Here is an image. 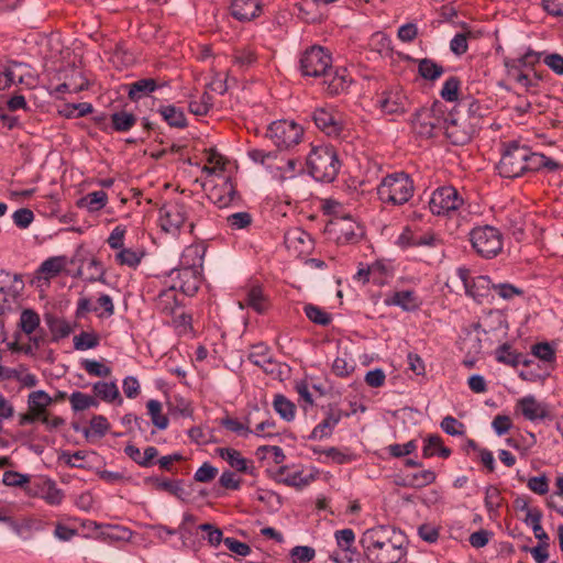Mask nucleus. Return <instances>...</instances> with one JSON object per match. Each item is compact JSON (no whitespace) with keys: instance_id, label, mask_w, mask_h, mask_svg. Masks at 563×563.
<instances>
[{"instance_id":"393cba45","label":"nucleus","mask_w":563,"mask_h":563,"mask_svg":"<svg viewBox=\"0 0 563 563\" xmlns=\"http://www.w3.org/2000/svg\"><path fill=\"white\" fill-rule=\"evenodd\" d=\"M523 417L530 421L542 420L547 417V409L533 396H527L518 401Z\"/></svg>"},{"instance_id":"49530a36","label":"nucleus","mask_w":563,"mask_h":563,"mask_svg":"<svg viewBox=\"0 0 563 563\" xmlns=\"http://www.w3.org/2000/svg\"><path fill=\"white\" fill-rule=\"evenodd\" d=\"M418 68L420 76L427 80H435L444 71L441 65L428 58L421 59Z\"/></svg>"},{"instance_id":"f704fd0d","label":"nucleus","mask_w":563,"mask_h":563,"mask_svg":"<svg viewBox=\"0 0 563 563\" xmlns=\"http://www.w3.org/2000/svg\"><path fill=\"white\" fill-rule=\"evenodd\" d=\"M158 87L157 82L153 78H142L129 85L128 96L131 100H139Z\"/></svg>"},{"instance_id":"58836bf2","label":"nucleus","mask_w":563,"mask_h":563,"mask_svg":"<svg viewBox=\"0 0 563 563\" xmlns=\"http://www.w3.org/2000/svg\"><path fill=\"white\" fill-rule=\"evenodd\" d=\"M388 303L399 306L406 311H411L418 308L419 302L417 296L411 290L396 291Z\"/></svg>"},{"instance_id":"cd10ccee","label":"nucleus","mask_w":563,"mask_h":563,"mask_svg":"<svg viewBox=\"0 0 563 563\" xmlns=\"http://www.w3.org/2000/svg\"><path fill=\"white\" fill-rule=\"evenodd\" d=\"M559 167V163L553 161L550 157L541 153L532 152L528 146V157L526 159V173L527 172H538L541 168H547L548 170H555Z\"/></svg>"},{"instance_id":"0eeeda50","label":"nucleus","mask_w":563,"mask_h":563,"mask_svg":"<svg viewBox=\"0 0 563 563\" xmlns=\"http://www.w3.org/2000/svg\"><path fill=\"white\" fill-rule=\"evenodd\" d=\"M528 146L519 142H510L497 165L498 173L505 178H516L526 173Z\"/></svg>"},{"instance_id":"c85d7f7f","label":"nucleus","mask_w":563,"mask_h":563,"mask_svg":"<svg viewBox=\"0 0 563 563\" xmlns=\"http://www.w3.org/2000/svg\"><path fill=\"white\" fill-rule=\"evenodd\" d=\"M341 419L340 411H330L325 419H323L319 424H317L312 432L309 435L310 440H321L323 438L330 437L334 427L339 423Z\"/></svg>"},{"instance_id":"a211bd4d","label":"nucleus","mask_w":563,"mask_h":563,"mask_svg":"<svg viewBox=\"0 0 563 563\" xmlns=\"http://www.w3.org/2000/svg\"><path fill=\"white\" fill-rule=\"evenodd\" d=\"M247 358L251 363L268 374H273L277 367V363L273 360L269 347L262 342L251 346Z\"/></svg>"},{"instance_id":"774afa93","label":"nucleus","mask_w":563,"mask_h":563,"mask_svg":"<svg viewBox=\"0 0 563 563\" xmlns=\"http://www.w3.org/2000/svg\"><path fill=\"white\" fill-rule=\"evenodd\" d=\"M440 426L449 435H462L464 433V424L453 416L444 417Z\"/></svg>"},{"instance_id":"bf43d9fd","label":"nucleus","mask_w":563,"mask_h":563,"mask_svg":"<svg viewBox=\"0 0 563 563\" xmlns=\"http://www.w3.org/2000/svg\"><path fill=\"white\" fill-rule=\"evenodd\" d=\"M443 106L440 102H434L432 107L428 108L432 110V119L430 120V128L432 136L435 133V130H444V125L448 122L449 115L444 117Z\"/></svg>"},{"instance_id":"5fc2aeb1","label":"nucleus","mask_w":563,"mask_h":563,"mask_svg":"<svg viewBox=\"0 0 563 563\" xmlns=\"http://www.w3.org/2000/svg\"><path fill=\"white\" fill-rule=\"evenodd\" d=\"M257 60L256 53L250 48L236 49L233 53V63L241 69H247Z\"/></svg>"},{"instance_id":"39448f33","label":"nucleus","mask_w":563,"mask_h":563,"mask_svg":"<svg viewBox=\"0 0 563 563\" xmlns=\"http://www.w3.org/2000/svg\"><path fill=\"white\" fill-rule=\"evenodd\" d=\"M191 207L181 200H170L159 208V225L162 230L173 236H177L184 228L189 232L194 230L190 218Z\"/></svg>"},{"instance_id":"9b49d317","label":"nucleus","mask_w":563,"mask_h":563,"mask_svg":"<svg viewBox=\"0 0 563 563\" xmlns=\"http://www.w3.org/2000/svg\"><path fill=\"white\" fill-rule=\"evenodd\" d=\"M25 495L33 498H42L51 506L60 505L64 493L56 483L47 477H37L25 487Z\"/></svg>"},{"instance_id":"f3484780","label":"nucleus","mask_w":563,"mask_h":563,"mask_svg":"<svg viewBox=\"0 0 563 563\" xmlns=\"http://www.w3.org/2000/svg\"><path fill=\"white\" fill-rule=\"evenodd\" d=\"M1 380H16L23 387L32 388L38 383L36 375L29 372L25 365L16 367H5L0 365V382Z\"/></svg>"},{"instance_id":"2eb2a0df","label":"nucleus","mask_w":563,"mask_h":563,"mask_svg":"<svg viewBox=\"0 0 563 563\" xmlns=\"http://www.w3.org/2000/svg\"><path fill=\"white\" fill-rule=\"evenodd\" d=\"M378 103L387 114L405 113L409 104L408 98L400 87H393L383 91Z\"/></svg>"},{"instance_id":"20e7f679","label":"nucleus","mask_w":563,"mask_h":563,"mask_svg":"<svg viewBox=\"0 0 563 563\" xmlns=\"http://www.w3.org/2000/svg\"><path fill=\"white\" fill-rule=\"evenodd\" d=\"M340 166L336 151L330 145L313 146L307 157L308 172L317 181H333Z\"/></svg>"},{"instance_id":"864d4df0","label":"nucleus","mask_w":563,"mask_h":563,"mask_svg":"<svg viewBox=\"0 0 563 563\" xmlns=\"http://www.w3.org/2000/svg\"><path fill=\"white\" fill-rule=\"evenodd\" d=\"M211 195L214 199V203L219 208H224L233 201L235 191L231 184H225L221 188L214 189Z\"/></svg>"},{"instance_id":"c9c22d12","label":"nucleus","mask_w":563,"mask_h":563,"mask_svg":"<svg viewBox=\"0 0 563 563\" xmlns=\"http://www.w3.org/2000/svg\"><path fill=\"white\" fill-rule=\"evenodd\" d=\"M92 389L96 397L106 402H113L117 399H119V402H122L119 388L113 382H97L93 384Z\"/></svg>"},{"instance_id":"f257e3e1","label":"nucleus","mask_w":563,"mask_h":563,"mask_svg":"<svg viewBox=\"0 0 563 563\" xmlns=\"http://www.w3.org/2000/svg\"><path fill=\"white\" fill-rule=\"evenodd\" d=\"M301 74L306 77H322L324 91L338 96L347 90L352 77L344 67H332V56L321 46L307 48L299 60Z\"/></svg>"},{"instance_id":"3c124183","label":"nucleus","mask_w":563,"mask_h":563,"mask_svg":"<svg viewBox=\"0 0 563 563\" xmlns=\"http://www.w3.org/2000/svg\"><path fill=\"white\" fill-rule=\"evenodd\" d=\"M31 476L16 471H5L3 473L2 483L9 487H21L25 492V487L31 484Z\"/></svg>"},{"instance_id":"a878e982","label":"nucleus","mask_w":563,"mask_h":563,"mask_svg":"<svg viewBox=\"0 0 563 563\" xmlns=\"http://www.w3.org/2000/svg\"><path fill=\"white\" fill-rule=\"evenodd\" d=\"M206 247L201 244H191L185 249L180 258L181 267H192L202 271Z\"/></svg>"},{"instance_id":"1a4fd4ad","label":"nucleus","mask_w":563,"mask_h":563,"mask_svg":"<svg viewBox=\"0 0 563 563\" xmlns=\"http://www.w3.org/2000/svg\"><path fill=\"white\" fill-rule=\"evenodd\" d=\"M456 274L463 284L465 294L476 302H488L493 298V283L488 276L471 277L470 269L465 267L457 268Z\"/></svg>"},{"instance_id":"8fccbe9b","label":"nucleus","mask_w":563,"mask_h":563,"mask_svg":"<svg viewBox=\"0 0 563 563\" xmlns=\"http://www.w3.org/2000/svg\"><path fill=\"white\" fill-rule=\"evenodd\" d=\"M69 401L74 411H84L90 407L98 406L95 397L84 394L81 391H74L69 396Z\"/></svg>"},{"instance_id":"f8f14e48","label":"nucleus","mask_w":563,"mask_h":563,"mask_svg":"<svg viewBox=\"0 0 563 563\" xmlns=\"http://www.w3.org/2000/svg\"><path fill=\"white\" fill-rule=\"evenodd\" d=\"M202 271L192 267L173 269L169 274L172 285L186 296H194L201 284Z\"/></svg>"},{"instance_id":"603ef678","label":"nucleus","mask_w":563,"mask_h":563,"mask_svg":"<svg viewBox=\"0 0 563 563\" xmlns=\"http://www.w3.org/2000/svg\"><path fill=\"white\" fill-rule=\"evenodd\" d=\"M306 317L316 324L328 325L331 322V314L314 306L308 303L303 307Z\"/></svg>"},{"instance_id":"052dcab7","label":"nucleus","mask_w":563,"mask_h":563,"mask_svg":"<svg viewBox=\"0 0 563 563\" xmlns=\"http://www.w3.org/2000/svg\"><path fill=\"white\" fill-rule=\"evenodd\" d=\"M81 366L90 376L108 377L111 375V368L96 360H84Z\"/></svg>"},{"instance_id":"412c9836","label":"nucleus","mask_w":563,"mask_h":563,"mask_svg":"<svg viewBox=\"0 0 563 563\" xmlns=\"http://www.w3.org/2000/svg\"><path fill=\"white\" fill-rule=\"evenodd\" d=\"M24 289V282L20 274H11L0 269V292L15 299Z\"/></svg>"},{"instance_id":"69168bd1","label":"nucleus","mask_w":563,"mask_h":563,"mask_svg":"<svg viewBox=\"0 0 563 563\" xmlns=\"http://www.w3.org/2000/svg\"><path fill=\"white\" fill-rule=\"evenodd\" d=\"M227 222L232 230L245 229L252 223V216L246 211L235 212L227 217Z\"/></svg>"},{"instance_id":"13d9d810","label":"nucleus","mask_w":563,"mask_h":563,"mask_svg":"<svg viewBox=\"0 0 563 563\" xmlns=\"http://www.w3.org/2000/svg\"><path fill=\"white\" fill-rule=\"evenodd\" d=\"M250 423H251L250 417H246L245 422H241L238 419L229 418V417L222 420V426L225 429H228L241 437H244V438L249 437L253 432L250 429Z\"/></svg>"},{"instance_id":"5701e85b","label":"nucleus","mask_w":563,"mask_h":563,"mask_svg":"<svg viewBox=\"0 0 563 563\" xmlns=\"http://www.w3.org/2000/svg\"><path fill=\"white\" fill-rule=\"evenodd\" d=\"M176 288L170 285L168 288L163 289L155 299V307L162 313L172 316L176 312L179 306Z\"/></svg>"},{"instance_id":"e2e57ef3","label":"nucleus","mask_w":563,"mask_h":563,"mask_svg":"<svg viewBox=\"0 0 563 563\" xmlns=\"http://www.w3.org/2000/svg\"><path fill=\"white\" fill-rule=\"evenodd\" d=\"M142 254L131 250V249H121L119 253L115 254V261L120 265H126L129 267H136L141 263Z\"/></svg>"},{"instance_id":"7c9ffc66","label":"nucleus","mask_w":563,"mask_h":563,"mask_svg":"<svg viewBox=\"0 0 563 563\" xmlns=\"http://www.w3.org/2000/svg\"><path fill=\"white\" fill-rule=\"evenodd\" d=\"M52 404L53 398L44 390H35L27 396V409L40 418L47 413L46 409Z\"/></svg>"},{"instance_id":"37998d69","label":"nucleus","mask_w":563,"mask_h":563,"mask_svg":"<svg viewBox=\"0 0 563 563\" xmlns=\"http://www.w3.org/2000/svg\"><path fill=\"white\" fill-rule=\"evenodd\" d=\"M148 416L152 423L159 430H165L168 427L169 420L167 416L162 412V404L156 399H151L146 404Z\"/></svg>"},{"instance_id":"0e129e2a","label":"nucleus","mask_w":563,"mask_h":563,"mask_svg":"<svg viewBox=\"0 0 563 563\" xmlns=\"http://www.w3.org/2000/svg\"><path fill=\"white\" fill-rule=\"evenodd\" d=\"M63 269L62 261L57 257H51L44 261L40 268L38 273L43 274L46 279L57 276Z\"/></svg>"},{"instance_id":"ea45409f","label":"nucleus","mask_w":563,"mask_h":563,"mask_svg":"<svg viewBox=\"0 0 563 563\" xmlns=\"http://www.w3.org/2000/svg\"><path fill=\"white\" fill-rule=\"evenodd\" d=\"M274 410L286 421H291L295 418L296 406L292 401L282 394H277L273 401Z\"/></svg>"},{"instance_id":"a19ab883","label":"nucleus","mask_w":563,"mask_h":563,"mask_svg":"<svg viewBox=\"0 0 563 563\" xmlns=\"http://www.w3.org/2000/svg\"><path fill=\"white\" fill-rule=\"evenodd\" d=\"M136 123V117L126 111H118L111 114L112 129L117 132H128Z\"/></svg>"},{"instance_id":"4c0bfd02","label":"nucleus","mask_w":563,"mask_h":563,"mask_svg":"<svg viewBox=\"0 0 563 563\" xmlns=\"http://www.w3.org/2000/svg\"><path fill=\"white\" fill-rule=\"evenodd\" d=\"M101 537L110 542L130 541L132 531L123 526L107 525L102 527Z\"/></svg>"},{"instance_id":"a18cd8bd","label":"nucleus","mask_w":563,"mask_h":563,"mask_svg":"<svg viewBox=\"0 0 563 563\" xmlns=\"http://www.w3.org/2000/svg\"><path fill=\"white\" fill-rule=\"evenodd\" d=\"M45 320L49 331L52 332L54 341L66 338L70 334L71 328L69 323L64 319L54 316H47Z\"/></svg>"},{"instance_id":"c756f323","label":"nucleus","mask_w":563,"mask_h":563,"mask_svg":"<svg viewBox=\"0 0 563 563\" xmlns=\"http://www.w3.org/2000/svg\"><path fill=\"white\" fill-rule=\"evenodd\" d=\"M451 453V449L443 445V441L439 434H430L424 439V445L422 448L423 457L428 459L438 454L443 459H448Z\"/></svg>"},{"instance_id":"6ab92c4d","label":"nucleus","mask_w":563,"mask_h":563,"mask_svg":"<svg viewBox=\"0 0 563 563\" xmlns=\"http://www.w3.org/2000/svg\"><path fill=\"white\" fill-rule=\"evenodd\" d=\"M262 11L261 0H232L231 14L239 21H251Z\"/></svg>"},{"instance_id":"6e6552de","label":"nucleus","mask_w":563,"mask_h":563,"mask_svg":"<svg viewBox=\"0 0 563 563\" xmlns=\"http://www.w3.org/2000/svg\"><path fill=\"white\" fill-rule=\"evenodd\" d=\"M265 135L279 150H288L299 144L303 129L295 121L277 120L268 125Z\"/></svg>"},{"instance_id":"dca6fc26","label":"nucleus","mask_w":563,"mask_h":563,"mask_svg":"<svg viewBox=\"0 0 563 563\" xmlns=\"http://www.w3.org/2000/svg\"><path fill=\"white\" fill-rule=\"evenodd\" d=\"M247 155L254 163H260L271 170L277 169L283 174L295 172L298 163L296 159H287L283 165L275 164L274 162L278 159V155L275 152H266L260 148L250 150Z\"/></svg>"},{"instance_id":"4468645a","label":"nucleus","mask_w":563,"mask_h":563,"mask_svg":"<svg viewBox=\"0 0 563 563\" xmlns=\"http://www.w3.org/2000/svg\"><path fill=\"white\" fill-rule=\"evenodd\" d=\"M313 121L318 129L329 136H339L343 123L341 114L332 108H319L313 112Z\"/></svg>"},{"instance_id":"680f3d73","label":"nucleus","mask_w":563,"mask_h":563,"mask_svg":"<svg viewBox=\"0 0 563 563\" xmlns=\"http://www.w3.org/2000/svg\"><path fill=\"white\" fill-rule=\"evenodd\" d=\"M460 84L461 81L457 77L452 76L448 78L440 92L442 99L450 102L456 101L459 99Z\"/></svg>"},{"instance_id":"9d476101","label":"nucleus","mask_w":563,"mask_h":563,"mask_svg":"<svg viewBox=\"0 0 563 563\" xmlns=\"http://www.w3.org/2000/svg\"><path fill=\"white\" fill-rule=\"evenodd\" d=\"M463 205V198L452 186L437 188L429 200V209L435 216H445L456 211Z\"/></svg>"},{"instance_id":"4be33fe9","label":"nucleus","mask_w":563,"mask_h":563,"mask_svg":"<svg viewBox=\"0 0 563 563\" xmlns=\"http://www.w3.org/2000/svg\"><path fill=\"white\" fill-rule=\"evenodd\" d=\"M285 243L287 247L294 249L299 253H307L312 247L311 235L300 228H294L285 233Z\"/></svg>"},{"instance_id":"09e8293b","label":"nucleus","mask_w":563,"mask_h":563,"mask_svg":"<svg viewBox=\"0 0 563 563\" xmlns=\"http://www.w3.org/2000/svg\"><path fill=\"white\" fill-rule=\"evenodd\" d=\"M19 324L25 334L31 335L40 325V316L32 309H24Z\"/></svg>"},{"instance_id":"f03ea898","label":"nucleus","mask_w":563,"mask_h":563,"mask_svg":"<svg viewBox=\"0 0 563 563\" xmlns=\"http://www.w3.org/2000/svg\"><path fill=\"white\" fill-rule=\"evenodd\" d=\"M360 543L373 563H398L407 554L405 536L391 526H376L365 530Z\"/></svg>"},{"instance_id":"c03bdc74","label":"nucleus","mask_w":563,"mask_h":563,"mask_svg":"<svg viewBox=\"0 0 563 563\" xmlns=\"http://www.w3.org/2000/svg\"><path fill=\"white\" fill-rule=\"evenodd\" d=\"M334 536L339 548L345 554V558H349V561L351 562L352 559L349 556V554H355V551L352 550L355 541L354 531L350 528H346L338 530Z\"/></svg>"},{"instance_id":"2f4dec72","label":"nucleus","mask_w":563,"mask_h":563,"mask_svg":"<svg viewBox=\"0 0 563 563\" xmlns=\"http://www.w3.org/2000/svg\"><path fill=\"white\" fill-rule=\"evenodd\" d=\"M432 119V110L428 108H422L416 112L411 123L412 130L416 134L421 137H432L430 120Z\"/></svg>"},{"instance_id":"bb28decb","label":"nucleus","mask_w":563,"mask_h":563,"mask_svg":"<svg viewBox=\"0 0 563 563\" xmlns=\"http://www.w3.org/2000/svg\"><path fill=\"white\" fill-rule=\"evenodd\" d=\"M246 306L253 309L255 312L262 314L265 313L269 307L267 296L263 292L260 285L251 286L246 292Z\"/></svg>"},{"instance_id":"338daca9","label":"nucleus","mask_w":563,"mask_h":563,"mask_svg":"<svg viewBox=\"0 0 563 563\" xmlns=\"http://www.w3.org/2000/svg\"><path fill=\"white\" fill-rule=\"evenodd\" d=\"M314 554V549L307 545L295 547L290 552L292 563H309Z\"/></svg>"},{"instance_id":"7ed1b4c3","label":"nucleus","mask_w":563,"mask_h":563,"mask_svg":"<svg viewBox=\"0 0 563 563\" xmlns=\"http://www.w3.org/2000/svg\"><path fill=\"white\" fill-rule=\"evenodd\" d=\"M413 192V180L405 172L385 176L377 186L378 199L384 205L402 206L412 198Z\"/></svg>"},{"instance_id":"79ce46f5","label":"nucleus","mask_w":563,"mask_h":563,"mask_svg":"<svg viewBox=\"0 0 563 563\" xmlns=\"http://www.w3.org/2000/svg\"><path fill=\"white\" fill-rule=\"evenodd\" d=\"M146 483H152L157 490L167 492L178 498H183L184 488L179 481L162 479L159 477H148Z\"/></svg>"},{"instance_id":"b1692460","label":"nucleus","mask_w":563,"mask_h":563,"mask_svg":"<svg viewBox=\"0 0 563 563\" xmlns=\"http://www.w3.org/2000/svg\"><path fill=\"white\" fill-rule=\"evenodd\" d=\"M277 475L280 476L279 482L297 489L308 486L314 479L312 475H303L302 471L289 472L288 466H280Z\"/></svg>"},{"instance_id":"6e6d98bb","label":"nucleus","mask_w":563,"mask_h":563,"mask_svg":"<svg viewBox=\"0 0 563 563\" xmlns=\"http://www.w3.org/2000/svg\"><path fill=\"white\" fill-rule=\"evenodd\" d=\"M99 341L98 334L82 331L74 338V347L79 351L95 349L99 345Z\"/></svg>"},{"instance_id":"e433bc0d","label":"nucleus","mask_w":563,"mask_h":563,"mask_svg":"<svg viewBox=\"0 0 563 563\" xmlns=\"http://www.w3.org/2000/svg\"><path fill=\"white\" fill-rule=\"evenodd\" d=\"M506 70L509 80L517 82L528 92H534V88L538 87L537 79L531 78L523 69L516 68L515 66H509Z\"/></svg>"},{"instance_id":"4d7b16f0","label":"nucleus","mask_w":563,"mask_h":563,"mask_svg":"<svg viewBox=\"0 0 563 563\" xmlns=\"http://www.w3.org/2000/svg\"><path fill=\"white\" fill-rule=\"evenodd\" d=\"M461 109H466L470 119L478 121L484 117L485 109L481 102L474 98H462L457 104Z\"/></svg>"},{"instance_id":"473e14b6","label":"nucleus","mask_w":563,"mask_h":563,"mask_svg":"<svg viewBox=\"0 0 563 563\" xmlns=\"http://www.w3.org/2000/svg\"><path fill=\"white\" fill-rule=\"evenodd\" d=\"M496 360L499 363L510 365V366H518L519 364H523L528 366L530 364V361L523 360L522 354L515 351L511 345L505 343L497 347L496 352Z\"/></svg>"},{"instance_id":"ddd939ff","label":"nucleus","mask_w":563,"mask_h":563,"mask_svg":"<svg viewBox=\"0 0 563 563\" xmlns=\"http://www.w3.org/2000/svg\"><path fill=\"white\" fill-rule=\"evenodd\" d=\"M474 122L466 124L461 118H456L454 113H450L448 122L444 125V133L452 144L464 145L471 140L474 133Z\"/></svg>"},{"instance_id":"de8ad7c7","label":"nucleus","mask_w":563,"mask_h":563,"mask_svg":"<svg viewBox=\"0 0 563 563\" xmlns=\"http://www.w3.org/2000/svg\"><path fill=\"white\" fill-rule=\"evenodd\" d=\"M107 201L108 195L103 190L89 192L81 199V203L91 212L102 209L107 205Z\"/></svg>"},{"instance_id":"423d86ee","label":"nucleus","mask_w":563,"mask_h":563,"mask_svg":"<svg viewBox=\"0 0 563 563\" xmlns=\"http://www.w3.org/2000/svg\"><path fill=\"white\" fill-rule=\"evenodd\" d=\"M470 241L475 252L485 258L497 256L504 245L503 234L492 225L474 228L470 233Z\"/></svg>"},{"instance_id":"72a5a7b5","label":"nucleus","mask_w":563,"mask_h":563,"mask_svg":"<svg viewBox=\"0 0 563 563\" xmlns=\"http://www.w3.org/2000/svg\"><path fill=\"white\" fill-rule=\"evenodd\" d=\"M159 114L172 128L185 129L187 126V119L184 111L175 106H162L158 109Z\"/></svg>"},{"instance_id":"aec40b11","label":"nucleus","mask_w":563,"mask_h":563,"mask_svg":"<svg viewBox=\"0 0 563 563\" xmlns=\"http://www.w3.org/2000/svg\"><path fill=\"white\" fill-rule=\"evenodd\" d=\"M217 453L235 471L245 474H253V461L243 457L238 450L231 448H218Z\"/></svg>"}]
</instances>
